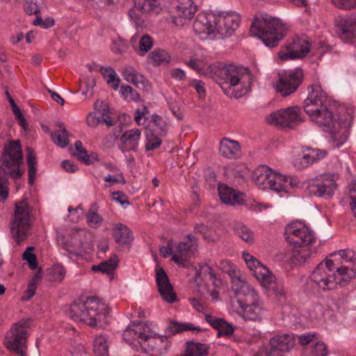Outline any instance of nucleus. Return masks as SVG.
Instances as JSON below:
<instances>
[{
    "label": "nucleus",
    "instance_id": "1",
    "mask_svg": "<svg viewBox=\"0 0 356 356\" xmlns=\"http://www.w3.org/2000/svg\"><path fill=\"white\" fill-rule=\"evenodd\" d=\"M218 84L225 94L240 98L250 90L252 76L250 70L242 66L228 65L218 71Z\"/></svg>",
    "mask_w": 356,
    "mask_h": 356
},
{
    "label": "nucleus",
    "instance_id": "2",
    "mask_svg": "<svg viewBox=\"0 0 356 356\" xmlns=\"http://www.w3.org/2000/svg\"><path fill=\"white\" fill-rule=\"evenodd\" d=\"M108 308L96 297L78 298L70 306V317L90 327H103L107 323Z\"/></svg>",
    "mask_w": 356,
    "mask_h": 356
},
{
    "label": "nucleus",
    "instance_id": "3",
    "mask_svg": "<svg viewBox=\"0 0 356 356\" xmlns=\"http://www.w3.org/2000/svg\"><path fill=\"white\" fill-rule=\"evenodd\" d=\"M23 156L20 140H10L5 145L1 157L0 166V202H4L8 197L9 190L6 186L8 177L15 179L22 177L23 171L19 169Z\"/></svg>",
    "mask_w": 356,
    "mask_h": 356
},
{
    "label": "nucleus",
    "instance_id": "4",
    "mask_svg": "<svg viewBox=\"0 0 356 356\" xmlns=\"http://www.w3.org/2000/svg\"><path fill=\"white\" fill-rule=\"evenodd\" d=\"M285 238L294 246L305 248L296 250L293 254L294 261L303 264L310 257L312 250L308 245L314 241V233L300 221L293 222L285 228Z\"/></svg>",
    "mask_w": 356,
    "mask_h": 356
},
{
    "label": "nucleus",
    "instance_id": "5",
    "mask_svg": "<svg viewBox=\"0 0 356 356\" xmlns=\"http://www.w3.org/2000/svg\"><path fill=\"white\" fill-rule=\"evenodd\" d=\"M288 29L281 20L267 14L262 15L261 19L254 21L250 31L258 35L266 46L274 47L283 38Z\"/></svg>",
    "mask_w": 356,
    "mask_h": 356
},
{
    "label": "nucleus",
    "instance_id": "6",
    "mask_svg": "<svg viewBox=\"0 0 356 356\" xmlns=\"http://www.w3.org/2000/svg\"><path fill=\"white\" fill-rule=\"evenodd\" d=\"M309 117L318 126L330 132L335 147H339L346 141L349 133L348 127L344 122H334L332 112L327 105L321 108V111L314 113Z\"/></svg>",
    "mask_w": 356,
    "mask_h": 356
},
{
    "label": "nucleus",
    "instance_id": "7",
    "mask_svg": "<svg viewBox=\"0 0 356 356\" xmlns=\"http://www.w3.org/2000/svg\"><path fill=\"white\" fill-rule=\"evenodd\" d=\"M334 261L326 259L325 262H321L310 275L311 280L322 290H332L337 285L345 286L350 281L343 280L340 272L334 270Z\"/></svg>",
    "mask_w": 356,
    "mask_h": 356
},
{
    "label": "nucleus",
    "instance_id": "8",
    "mask_svg": "<svg viewBox=\"0 0 356 356\" xmlns=\"http://www.w3.org/2000/svg\"><path fill=\"white\" fill-rule=\"evenodd\" d=\"M30 216L31 208L26 200L15 203L14 215L10 221V234L18 245L27 238Z\"/></svg>",
    "mask_w": 356,
    "mask_h": 356
},
{
    "label": "nucleus",
    "instance_id": "9",
    "mask_svg": "<svg viewBox=\"0 0 356 356\" xmlns=\"http://www.w3.org/2000/svg\"><path fill=\"white\" fill-rule=\"evenodd\" d=\"M30 321V319L19 321L10 328L5 337L6 348L21 356L24 355L26 349L27 329Z\"/></svg>",
    "mask_w": 356,
    "mask_h": 356
},
{
    "label": "nucleus",
    "instance_id": "10",
    "mask_svg": "<svg viewBox=\"0 0 356 356\" xmlns=\"http://www.w3.org/2000/svg\"><path fill=\"white\" fill-rule=\"evenodd\" d=\"M168 10L172 23L181 27L193 17L197 6L192 0H170Z\"/></svg>",
    "mask_w": 356,
    "mask_h": 356
},
{
    "label": "nucleus",
    "instance_id": "11",
    "mask_svg": "<svg viewBox=\"0 0 356 356\" xmlns=\"http://www.w3.org/2000/svg\"><path fill=\"white\" fill-rule=\"evenodd\" d=\"M266 122L277 127L294 128L302 121L301 108L298 106H289L273 112L266 117Z\"/></svg>",
    "mask_w": 356,
    "mask_h": 356
},
{
    "label": "nucleus",
    "instance_id": "12",
    "mask_svg": "<svg viewBox=\"0 0 356 356\" xmlns=\"http://www.w3.org/2000/svg\"><path fill=\"white\" fill-rule=\"evenodd\" d=\"M215 17L216 38L219 39L232 35L241 22L240 15L235 12L221 11Z\"/></svg>",
    "mask_w": 356,
    "mask_h": 356
},
{
    "label": "nucleus",
    "instance_id": "13",
    "mask_svg": "<svg viewBox=\"0 0 356 356\" xmlns=\"http://www.w3.org/2000/svg\"><path fill=\"white\" fill-rule=\"evenodd\" d=\"M337 188L333 175H324L312 180L307 189L310 195L331 197Z\"/></svg>",
    "mask_w": 356,
    "mask_h": 356
},
{
    "label": "nucleus",
    "instance_id": "14",
    "mask_svg": "<svg viewBox=\"0 0 356 356\" xmlns=\"http://www.w3.org/2000/svg\"><path fill=\"white\" fill-rule=\"evenodd\" d=\"M303 72L300 68L281 75L279 74V81L275 85V89L283 97H287L293 93L303 80Z\"/></svg>",
    "mask_w": 356,
    "mask_h": 356
},
{
    "label": "nucleus",
    "instance_id": "15",
    "mask_svg": "<svg viewBox=\"0 0 356 356\" xmlns=\"http://www.w3.org/2000/svg\"><path fill=\"white\" fill-rule=\"evenodd\" d=\"M86 233L84 230H72L67 236H59L58 241L70 254L79 256L84 252Z\"/></svg>",
    "mask_w": 356,
    "mask_h": 356
},
{
    "label": "nucleus",
    "instance_id": "16",
    "mask_svg": "<svg viewBox=\"0 0 356 356\" xmlns=\"http://www.w3.org/2000/svg\"><path fill=\"white\" fill-rule=\"evenodd\" d=\"M295 345L293 336L284 334L275 335L269 341V346L266 350V356H284L292 350Z\"/></svg>",
    "mask_w": 356,
    "mask_h": 356
},
{
    "label": "nucleus",
    "instance_id": "17",
    "mask_svg": "<svg viewBox=\"0 0 356 356\" xmlns=\"http://www.w3.org/2000/svg\"><path fill=\"white\" fill-rule=\"evenodd\" d=\"M339 257L341 266L337 267V272L343 275V280H350L356 275V256L355 252L350 249L341 250L333 254Z\"/></svg>",
    "mask_w": 356,
    "mask_h": 356
},
{
    "label": "nucleus",
    "instance_id": "18",
    "mask_svg": "<svg viewBox=\"0 0 356 356\" xmlns=\"http://www.w3.org/2000/svg\"><path fill=\"white\" fill-rule=\"evenodd\" d=\"M310 50V44L305 38H297L293 42L282 47L279 52L281 60L303 58Z\"/></svg>",
    "mask_w": 356,
    "mask_h": 356
},
{
    "label": "nucleus",
    "instance_id": "19",
    "mask_svg": "<svg viewBox=\"0 0 356 356\" xmlns=\"http://www.w3.org/2000/svg\"><path fill=\"white\" fill-rule=\"evenodd\" d=\"M335 25L341 40L349 43L356 41V15L339 17Z\"/></svg>",
    "mask_w": 356,
    "mask_h": 356
},
{
    "label": "nucleus",
    "instance_id": "20",
    "mask_svg": "<svg viewBox=\"0 0 356 356\" xmlns=\"http://www.w3.org/2000/svg\"><path fill=\"white\" fill-rule=\"evenodd\" d=\"M215 23V14L199 13L193 24V31L201 40H205L211 35L216 38Z\"/></svg>",
    "mask_w": 356,
    "mask_h": 356
},
{
    "label": "nucleus",
    "instance_id": "21",
    "mask_svg": "<svg viewBox=\"0 0 356 356\" xmlns=\"http://www.w3.org/2000/svg\"><path fill=\"white\" fill-rule=\"evenodd\" d=\"M308 91L307 97L304 101L303 108L310 116L314 113L321 111V108L326 105L327 97L319 86H311L308 88Z\"/></svg>",
    "mask_w": 356,
    "mask_h": 356
},
{
    "label": "nucleus",
    "instance_id": "22",
    "mask_svg": "<svg viewBox=\"0 0 356 356\" xmlns=\"http://www.w3.org/2000/svg\"><path fill=\"white\" fill-rule=\"evenodd\" d=\"M140 345L147 353L153 352L156 355H162L168 349L169 341L165 335L150 334L148 328L146 329L143 341H140Z\"/></svg>",
    "mask_w": 356,
    "mask_h": 356
},
{
    "label": "nucleus",
    "instance_id": "23",
    "mask_svg": "<svg viewBox=\"0 0 356 356\" xmlns=\"http://www.w3.org/2000/svg\"><path fill=\"white\" fill-rule=\"evenodd\" d=\"M232 289L234 291L236 302L239 306L245 304H253L258 300L259 297L256 291L250 286L240 279L232 280Z\"/></svg>",
    "mask_w": 356,
    "mask_h": 356
},
{
    "label": "nucleus",
    "instance_id": "24",
    "mask_svg": "<svg viewBox=\"0 0 356 356\" xmlns=\"http://www.w3.org/2000/svg\"><path fill=\"white\" fill-rule=\"evenodd\" d=\"M186 238L188 241H183L178 244L172 257V261L183 266H186L185 262L187 259L193 255L197 245V238L194 235L188 234Z\"/></svg>",
    "mask_w": 356,
    "mask_h": 356
},
{
    "label": "nucleus",
    "instance_id": "25",
    "mask_svg": "<svg viewBox=\"0 0 356 356\" xmlns=\"http://www.w3.org/2000/svg\"><path fill=\"white\" fill-rule=\"evenodd\" d=\"M156 279L159 292L163 300L169 303L175 302L177 300L176 293L173 291L172 285L163 268L156 269Z\"/></svg>",
    "mask_w": 356,
    "mask_h": 356
},
{
    "label": "nucleus",
    "instance_id": "26",
    "mask_svg": "<svg viewBox=\"0 0 356 356\" xmlns=\"http://www.w3.org/2000/svg\"><path fill=\"white\" fill-rule=\"evenodd\" d=\"M140 138V131L139 129L127 130L120 137L118 147L123 153L127 152H136L138 150Z\"/></svg>",
    "mask_w": 356,
    "mask_h": 356
},
{
    "label": "nucleus",
    "instance_id": "27",
    "mask_svg": "<svg viewBox=\"0 0 356 356\" xmlns=\"http://www.w3.org/2000/svg\"><path fill=\"white\" fill-rule=\"evenodd\" d=\"M112 235L119 249L129 248L134 239L131 229L122 223L115 225Z\"/></svg>",
    "mask_w": 356,
    "mask_h": 356
},
{
    "label": "nucleus",
    "instance_id": "28",
    "mask_svg": "<svg viewBox=\"0 0 356 356\" xmlns=\"http://www.w3.org/2000/svg\"><path fill=\"white\" fill-rule=\"evenodd\" d=\"M327 155L325 150L319 149L307 148L302 156L295 159V165L301 169L313 164L314 163L323 159Z\"/></svg>",
    "mask_w": 356,
    "mask_h": 356
},
{
    "label": "nucleus",
    "instance_id": "29",
    "mask_svg": "<svg viewBox=\"0 0 356 356\" xmlns=\"http://www.w3.org/2000/svg\"><path fill=\"white\" fill-rule=\"evenodd\" d=\"M261 284L271 291L275 298L281 303L285 302L286 300V290L282 282H277L275 276L270 273L264 280L260 282Z\"/></svg>",
    "mask_w": 356,
    "mask_h": 356
},
{
    "label": "nucleus",
    "instance_id": "30",
    "mask_svg": "<svg viewBox=\"0 0 356 356\" xmlns=\"http://www.w3.org/2000/svg\"><path fill=\"white\" fill-rule=\"evenodd\" d=\"M218 195L222 202L232 206L242 205L245 203L243 194L223 184L218 186Z\"/></svg>",
    "mask_w": 356,
    "mask_h": 356
},
{
    "label": "nucleus",
    "instance_id": "31",
    "mask_svg": "<svg viewBox=\"0 0 356 356\" xmlns=\"http://www.w3.org/2000/svg\"><path fill=\"white\" fill-rule=\"evenodd\" d=\"M243 258L248 268L254 271V276L259 282L264 280V277L270 273L265 266L250 253L243 252Z\"/></svg>",
    "mask_w": 356,
    "mask_h": 356
},
{
    "label": "nucleus",
    "instance_id": "32",
    "mask_svg": "<svg viewBox=\"0 0 356 356\" xmlns=\"http://www.w3.org/2000/svg\"><path fill=\"white\" fill-rule=\"evenodd\" d=\"M219 152L225 158L236 159L240 155L241 145L236 140L223 138L220 143Z\"/></svg>",
    "mask_w": 356,
    "mask_h": 356
},
{
    "label": "nucleus",
    "instance_id": "33",
    "mask_svg": "<svg viewBox=\"0 0 356 356\" xmlns=\"http://www.w3.org/2000/svg\"><path fill=\"white\" fill-rule=\"evenodd\" d=\"M240 307L242 309L241 316L245 320L261 321L264 313L259 299L253 304L243 305Z\"/></svg>",
    "mask_w": 356,
    "mask_h": 356
},
{
    "label": "nucleus",
    "instance_id": "34",
    "mask_svg": "<svg viewBox=\"0 0 356 356\" xmlns=\"http://www.w3.org/2000/svg\"><path fill=\"white\" fill-rule=\"evenodd\" d=\"M122 76L127 81L133 83L138 88H147L149 86V82L145 76L138 73L133 67H124L122 71Z\"/></svg>",
    "mask_w": 356,
    "mask_h": 356
},
{
    "label": "nucleus",
    "instance_id": "35",
    "mask_svg": "<svg viewBox=\"0 0 356 356\" xmlns=\"http://www.w3.org/2000/svg\"><path fill=\"white\" fill-rule=\"evenodd\" d=\"M146 329H148V326L145 323L134 324L132 327L129 326L126 328L123 332V338L129 343L137 340L140 344V341H143L145 334Z\"/></svg>",
    "mask_w": 356,
    "mask_h": 356
},
{
    "label": "nucleus",
    "instance_id": "36",
    "mask_svg": "<svg viewBox=\"0 0 356 356\" xmlns=\"http://www.w3.org/2000/svg\"><path fill=\"white\" fill-rule=\"evenodd\" d=\"M205 319L213 328L218 330V337L232 335L234 332V327L232 324L228 323L222 318H216L210 314L205 316Z\"/></svg>",
    "mask_w": 356,
    "mask_h": 356
},
{
    "label": "nucleus",
    "instance_id": "37",
    "mask_svg": "<svg viewBox=\"0 0 356 356\" xmlns=\"http://www.w3.org/2000/svg\"><path fill=\"white\" fill-rule=\"evenodd\" d=\"M274 172L266 165L259 166L253 172V179L256 185L261 189L268 188V181L271 179V175Z\"/></svg>",
    "mask_w": 356,
    "mask_h": 356
},
{
    "label": "nucleus",
    "instance_id": "38",
    "mask_svg": "<svg viewBox=\"0 0 356 356\" xmlns=\"http://www.w3.org/2000/svg\"><path fill=\"white\" fill-rule=\"evenodd\" d=\"M271 176V179L268 181V188L277 193H287L290 185V181L286 177L275 172H274Z\"/></svg>",
    "mask_w": 356,
    "mask_h": 356
},
{
    "label": "nucleus",
    "instance_id": "39",
    "mask_svg": "<svg viewBox=\"0 0 356 356\" xmlns=\"http://www.w3.org/2000/svg\"><path fill=\"white\" fill-rule=\"evenodd\" d=\"M209 346L200 342L188 341L184 355L179 356H207Z\"/></svg>",
    "mask_w": 356,
    "mask_h": 356
},
{
    "label": "nucleus",
    "instance_id": "40",
    "mask_svg": "<svg viewBox=\"0 0 356 356\" xmlns=\"http://www.w3.org/2000/svg\"><path fill=\"white\" fill-rule=\"evenodd\" d=\"M143 14L159 13L161 10L159 0H133Z\"/></svg>",
    "mask_w": 356,
    "mask_h": 356
},
{
    "label": "nucleus",
    "instance_id": "41",
    "mask_svg": "<svg viewBox=\"0 0 356 356\" xmlns=\"http://www.w3.org/2000/svg\"><path fill=\"white\" fill-rule=\"evenodd\" d=\"M118 263V259L116 255H113L109 259L100 263L99 265H93L92 270L93 271H99L107 275H113Z\"/></svg>",
    "mask_w": 356,
    "mask_h": 356
},
{
    "label": "nucleus",
    "instance_id": "42",
    "mask_svg": "<svg viewBox=\"0 0 356 356\" xmlns=\"http://www.w3.org/2000/svg\"><path fill=\"white\" fill-rule=\"evenodd\" d=\"M59 129L51 133V136L58 146L63 148L68 145L70 141L68 139V132L63 123L58 124Z\"/></svg>",
    "mask_w": 356,
    "mask_h": 356
},
{
    "label": "nucleus",
    "instance_id": "43",
    "mask_svg": "<svg viewBox=\"0 0 356 356\" xmlns=\"http://www.w3.org/2000/svg\"><path fill=\"white\" fill-rule=\"evenodd\" d=\"M147 58L149 63L160 65L168 63L170 60V56L163 49H155L149 54Z\"/></svg>",
    "mask_w": 356,
    "mask_h": 356
},
{
    "label": "nucleus",
    "instance_id": "44",
    "mask_svg": "<svg viewBox=\"0 0 356 356\" xmlns=\"http://www.w3.org/2000/svg\"><path fill=\"white\" fill-rule=\"evenodd\" d=\"M27 157L26 162L28 164L29 183L33 184L36 175V158L34 155L33 149L31 147L26 148Z\"/></svg>",
    "mask_w": 356,
    "mask_h": 356
},
{
    "label": "nucleus",
    "instance_id": "45",
    "mask_svg": "<svg viewBox=\"0 0 356 356\" xmlns=\"http://www.w3.org/2000/svg\"><path fill=\"white\" fill-rule=\"evenodd\" d=\"M99 72L102 76L106 79L107 83H112V88L117 90L120 82V78L117 76L115 72L111 67H101Z\"/></svg>",
    "mask_w": 356,
    "mask_h": 356
},
{
    "label": "nucleus",
    "instance_id": "46",
    "mask_svg": "<svg viewBox=\"0 0 356 356\" xmlns=\"http://www.w3.org/2000/svg\"><path fill=\"white\" fill-rule=\"evenodd\" d=\"M93 350L96 356H108L107 338L105 336L100 335L95 339Z\"/></svg>",
    "mask_w": 356,
    "mask_h": 356
},
{
    "label": "nucleus",
    "instance_id": "47",
    "mask_svg": "<svg viewBox=\"0 0 356 356\" xmlns=\"http://www.w3.org/2000/svg\"><path fill=\"white\" fill-rule=\"evenodd\" d=\"M86 121L90 127H96L101 122H104L108 127H111L114 124L111 118L106 113H102L100 116H96L90 113L88 115Z\"/></svg>",
    "mask_w": 356,
    "mask_h": 356
},
{
    "label": "nucleus",
    "instance_id": "48",
    "mask_svg": "<svg viewBox=\"0 0 356 356\" xmlns=\"http://www.w3.org/2000/svg\"><path fill=\"white\" fill-rule=\"evenodd\" d=\"M145 135L147 138L145 149L147 151L154 150L160 147L162 143L161 139L159 138L160 136L157 134H154L152 129H147Z\"/></svg>",
    "mask_w": 356,
    "mask_h": 356
},
{
    "label": "nucleus",
    "instance_id": "49",
    "mask_svg": "<svg viewBox=\"0 0 356 356\" xmlns=\"http://www.w3.org/2000/svg\"><path fill=\"white\" fill-rule=\"evenodd\" d=\"M96 205L92 204L86 214L88 225L92 228L99 227L103 222V218L96 213Z\"/></svg>",
    "mask_w": 356,
    "mask_h": 356
},
{
    "label": "nucleus",
    "instance_id": "50",
    "mask_svg": "<svg viewBox=\"0 0 356 356\" xmlns=\"http://www.w3.org/2000/svg\"><path fill=\"white\" fill-rule=\"evenodd\" d=\"M41 280L40 271H38L34 274L31 280L28 284L27 290L26 295L24 296L22 299L23 300H29L35 293L36 286Z\"/></svg>",
    "mask_w": 356,
    "mask_h": 356
},
{
    "label": "nucleus",
    "instance_id": "51",
    "mask_svg": "<svg viewBox=\"0 0 356 356\" xmlns=\"http://www.w3.org/2000/svg\"><path fill=\"white\" fill-rule=\"evenodd\" d=\"M235 232L236 234L244 241L248 243L254 242V235L252 232L246 226L243 225H238Z\"/></svg>",
    "mask_w": 356,
    "mask_h": 356
},
{
    "label": "nucleus",
    "instance_id": "52",
    "mask_svg": "<svg viewBox=\"0 0 356 356\" xmlns=\"http://www.w3.org/2000/svg\"><path fill=\"white\" fill-rule=\"evenodd\" d=\"M152 122L154 125L156 127V133L160 136H164L166 135L168 131V126L163 119L156 115L154 114L152 115Z\"/></svg>",
    "mask_w": 356,
    "mask_h": 356
},
{
    "label": "nucleus",
    "instance_id": "53",
    "mask_svg": "<svg viewBox=\"0 0 356 356\" xmlns=\"http://www.w3.org/2000/svg\"><path fill=\"white\" fill-rule=\"evenodd\" d=\"M168 330L172 333L181 332L184 330H197L200 331V328L198 327H194L193 324H182L177 322H171L168 327Z\"/></svg>",
    "mask_w": 356,
    "mask_h": 356
},
{
    "label": "nucleus",
    "instance_id": "54",
    "mask_svg": "<svg viewBox=\"0 0 356 356\" xmlns=\"http://www.w3.org/2000/svg\"><path fill=\"white\" fill-rule=\"evenodd\" d=\"M33 247H28L23 254V259L26 260L31 269L35 270L38 267L36 256L33 253Z\"/></svg>",
    "mask_w": 356,
    "mask_h": 356
},
{
    "label": "nucleus",
    "instance_id": "55",
    "mask_svg": "<svg viewBox=\"0 0 356 356\" xmlns=\"http://www.w3.org/2000/svg\"><path fill=\"white\" fill-rule=\"evenodd\" d=\"M153 46V39L152 38L147 35H143L139 40V51L143 52V54H139L140 55H143L145 53L148 52Z\"/></svg>",
    "mask_w": 356,
    "mask_h": 356
},
{
    "label": "nucleus",
    "instance_id": "56",
    "mask_svg": "<svg viewBox=\"0 0 356 356\" xmlns=\"http://www.w3.org/2000/svg\"><path fill=\"white\" fill-rule=\"evenodd\" d=\"M200 270L204 275L209 276V280L212 281L215 288L220 284V280L218 279L216 273L210 266L204 264L200 266Z\"/></svg>",
    "mask_w": 356,
    "mask_h": 356
},
{
    "label": "nucleus",
    "instance_id": "57",
    "mask_svg": "<svg viewBox=\"0 0 356 356\" xmlns=\"http://www.w3.org/2000/svg\"><path fill=\"white\" fill-rule=\"evenodd\" d=\"M24 9L28 15H37L40 12V3L38 0H24Z\"/></svg>",
    "mask_w": 356,
    "mask_h": 356
},
{
    "label": "nucleus",
    "instance_id": "58",
    "mask_svg": "<svg viewBox=\"0 0 356 356\" xmlns=\"http://www.w3.org/2000/svg\"><path fill=\"white\" fill-rule=\"evenodd\" d=\"M120 92L124 99H129L133 101H138L140 95L129 86H122Z\"/></svg>",
    "mask_w": 356,
    "mask_h": 356
},
{
    "label": "nucleus",
    "instance_id": "59",
    "mask_svg": "<svg viewBox=\"0 0 356 356\" xmlns=\"http://www.w3.org/2000/svg\"><path fill=\"white\" fill-rule=\"evenodd\" d=\"M51 275L54 281H62L66 274V270L62 265H54L51 269Z\"/></svg>",
    "mask_w": 356,
    "mask_h": 356
},
{
    "label": "nucleus",
    "instance_id": "60",
    "mask_svg": "<svg viewBox=\"0 0 356 356\" xmlns=\"http://www.w3.org/2000/svg\"><path fill=\"white\" fill-rule=\"evenodd\" d=\"M129 16L131 20H133L136 27L140 26L143 24V19L141 18L140 10L136 6V2H134V6L129 10Z\"/></svg>",
    "mask_w": 356,
    "mask_h": 356
},
{
    "label": "nucleus",
    "instance_id": "61",
    "mask_svg": "<svg viewBox=\"0 0 356 356\" xmlns=\"http://www.w3.org/2000/svg\"><path fill=\"white\" fill-rule=\"evenodd\" d=\"M331 1L339 9L351 10L356 8V0H331Z\"/></svg>",
    "mask_w": 356,
    "mask_h": 356
},
{
    "label": "nucleus",
    "instance_id": "62",
    "mask_svg": "<svg viewBox=\"0 0 356 356\" xmlns=\"http://www.w3.org/2000/svg\"><path fill=\"white\" fill-rule=\"evenodd\" d=\"M328 350L327 346L323 342H317L313 346L312 356H327Z\"/></svg>",
    "mask_w": 356,
    "mask_h": 356
},
{
    "label": "nucleus",
    "instance_id": "63",
    "mask_svg": "<svg viewBox=\"0 0 356 356\" xmlns=\"http://www.w3.org/2000/svg\"><path fill=\"white\" fill-rule=\"evenodd\" d=\"M118 136L115 133H111L107 134L102 140L103 146L106 149H110L115 145V140L118 139Z\"/></svg>",
    "mask_w": 356,
    "mask_h": 356
},
{
    "label": "nucleus",
    "instance_id": "64",
    "mask_svg": "<svg viewBox=\"0 0 356 356\" xmlns=\"http://www.w3.org/2000/svg\"><path fill=\"white\" fill-rule=\"evenodd\" d=\"M350 198L351 200L350 202V209L356 218V183L353 184L350 189Z\"/></svg>",
    "mask_w": 356,
    "mask_h": 356
}]
</instances>
